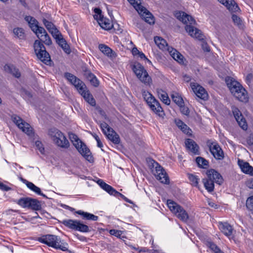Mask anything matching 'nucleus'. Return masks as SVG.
Masks as SVG:
<instances>
[{
    "instance_id": "nucleus-24",
    "label": "nucleus",
    "mask_w": 253,
    "mask_h": 253,
    "mask_svg": "<svg viewBox=\"0 0 253 253\" xmlns=\"http://www.w3.org/2000/svg\"><path fill=\"white\" fill-rule=\"evenodd\" d=\"M238 164L244 173L253 176V168L248 162L239 160Z\"/></svg>"
},
{
    "instance_id": "nucleus-8",
    "label": "nucleus",
    "mask_w": 253,
    "mask_h": 253,
    "mask_svg": "<svg viewBox=\"0 0 253 253\" xmlns=\"http://www.w3.org/2000/svg\"><path fill=\"white\" fill-rule=\"evenodd\" d=\"M130 4L133 5L138 13L142 17L145 22L149 24L154 23V17L152 14L144 7L140 4V0H127Z\"/></svg>"
},
{
    "instance_id": "nucleus-43",
    "label": "nucleus",
    "mask_w": 253,
    "mask_h": 253,
    "mask_svg": "<svg viewBox=\"0 0 253 253\" xmlns=\"http://www.w3.org/2000/svg\"><path fill=\"white\" fill-rule=\"evenodd\" d=\"M208 246L214 253H224L213 242H209Z\"/></svg>"
},
{
    "instance_id": "nucleus-34",
    "label": "nucleus",
    "mask_w": 253,
    "mask_h": 253,
    "mask_svg": "<svg viewBox=\"0 0 253 253\" xmlns=\"http://www.w3.org/2000/svg\"><path fill=\"white\" fill-rule=\"evenodd\" d=\"M29 208H31L35 211L40 210L42 208L40 202L35 199H30Z\"/></svg>"
},
{
    "instance_id": "nucleus-60",
    "label": "nucleus",
    "mask_w": 253,
    "mask_h": 253,
    "mask_svg": "<svg viewBox=\"0 0 253 253\" xmlns=\"http://www.w3.org/2000/svg\"><path fill=\"white\" fill-rule=\"evenodd\" d=\"M117 197H118V196H120L122 198H123L126 202H127V203H132V202L130 200H129L128 199H127L126 197L124 195H123L122 194L120 193V192H118V193L117 194Z\"/></svg>"
},
{
    "instance_id": "nucleus-64",
    "label": "nucleus",
    "mask_w": 253,
    "mask_h": 253,
    "mask_svg": "<svg viewBox=\"0 0 253 253\" xmlns=\"http://www.w3.org/2000/svg\"><path fill=\"white\" fill-rule=\"evenodd\" d=\"M248 143L250 145L253 144V137L250 136L248 139Z\"/></svg>"
},
{
    "instance_id": "nucleus-45",
    "label": "nucleus",
    "mask_w": 253,
    "mask_h": 253,
    "mask_svg": "<svg viewBox=\"0 0 253 253\" xmlns=\"http://www.w3.org/2000/svg\"><path fill=\"white\" fill-rule=\"evenodd\" d=\"M246 207L249 210L253 211V196L247 199L246 201Z\"/></svg>"
},
{
    "instance_id": "nucleus-46",
    "label": "nucleus",
    "mask_w": 253,
    "mask_h": 253,
    "mask_svg": "<svg viewBox=\"0 0 253 253\" xmlns=\"http://www.w3.org/2000/svg\"><path fill=\"white\" fill-rule=\"evenodd\" d=\"M42 22L48 31H49L50 30H52V28L55 27L53 23L48 21L45 19H43Z\"/></svg>"
},
{
    "instance_id": "nucleus-33",
    "label": "nucleus",
    "mask_w": 253,
    "mask_h": 253,
    "mask_svg": "<svg viewBox=\"0 0 253 253\" xmlns=\"http://www.w3.org/2000/svg\"><path fill=\"white\" fill-rule=\"evenodd\" d=\"M157 92L159 97L161 101L165 104L169 105L170 104V100L167 92L162 89L158 90Z\"/></svg>"
},
{
    "instance_id": "nucleus-44",
    "label": "nucleus",
    "mask_w": 253,
    "mask_h": 253,
    "mask_svg": "<svg viewBox=\"0 0 253 253\" xmlns=\"http://www.w3.org/2000/svg\"><path fill=\"white\" fill-rule=\"evenodd\" d=\"M104 186L105 187L103 188V190H105L107 192L111 195H114L115 196H117V194L118 193V192L116 191L114 188L108 184L104 185Z\"/></svg>"
},
{
    "instance_id": "nucleus-31",
    "label": "nucleus",
    "mask_w": 253,
    "mask_h": 253,
    "mask_svg": "<svg viewBox=\"0 0 253 253\" xmlns=\"http://www.w3.org/2000/svg\"><path fill=\"white\" fill-rule=\"evenodd\" d=\"M25 20L28 22L32 31H34V30L36 29L38 26V21L35 18L31 16H25Z\"/></svg>"
},
{
    "instance_id": "nucleus-39",
    "label": "nucleus",
    "mask_w": 253,
    "mask_h": 253,
    "mask_svg": "<svg viewBox=\"0 0 253 253\" xmlns=\"http://www.w3.org/2000/svg\"><path fill=\"white\" fill-rule=\"evenodd\" d=\"M188 177L191 184L193 186L197 187L199 186V181L200 178L197 176L193 174H188Z\"/></svg>"
},
{
    "instance_id": "nucleus-20",
    "label": "nucleus",
    "mask_w": 253,
    "mask_h": 253,
    "mask_svg": "<svg viewBox=\"0 0 253 253\" xmlns=\"http://www.w3.org/2000/svg\"><path fill=\"white\" fill-rule=\"evenodd\" d=\"M218 227L220 231L226 236L230 239L233 231L232 226L227 222H220L218 223Z\"/></svg>"
},
{
    "instance_id": "nucleus-42",
    "label": "nucleus",
    "mask_w": 253,
    "mask_h": 253,
    "mask_svg": "<svg viewBox=\"0 0 253 253\" xmlns=\"http://www.w3.org/2000/svg\"><path fill=\"white\" fill-rule=\"evenodd\" d=\"M232 19L235 24L237 25L241 29L243 28V22L239 17L235 14H233Z\"/></svg>"
},
{
    "instance_id": "nucleus-23",
    "label": "nucleus",
    "mask_w": 253,
    "mask_h": 253,
    "mask_svg": "<svg viewBox=\"0 0 253 253\" xmlns=\"http://www.w3.org/2000/svg\"><path fill=\"white\" fill-rule=\"evenodd\" d=\"M79 93L84 98L85 100L92 106H95L96 101L88 90H85V88H80Z\"/></svg>"
},
{
    "instance_id": "nucleus-54",
    "label": "nucleus",
    "mask_w": 253,
    "mask_h": 253,
    "mask_svg": "<svg viewBox=\"0 0 253 253\" xmlns=\"http://www.w3.org/2000/svg\"><path fill=\"white\" fill-rule=\"evenodd\" d=\"M56 42L58 43V44L61 46H63V44L66 43V41L63 38L62 36H59L58 38H57Z\"/></svg>"
},
{
    "instance_id": "nucleus-26",
    "label": "nucleus",
    "mask_w": 253,
    "mask_h": 253,
    "mask_svg": "<svg viewBox=\"0 0 253 253\" xmlns=\"http://www.w3.org/2000/svg\"><path fill=\"white\" fill-rule=\"evenodd\" d=\"M108 132L105 135L107 136L108 139L111 140L113 143L115 144H118L120 142V138L119 135L112 129H108Z\"/></svg>"
},
{
    "instance_id": "nucleus-62",
    "label": "nucleus",
    "mask_w": 253,
    "mask_h": 253,
    "mask_svg": "<svg viewBox=\"0 0 253 253\" xmlns=\"http://www.w3.org/2000/svg\"><path fill=\"white\" fill-rule=\"evenodd\" d=\"M139 52L140 51L136 47H134L132 50V53L134 55H138Z\"/></svg>"
},
{
    "instance_id": "nucleus-3",
    "label": "nucleus",
    "mask_w": 253,
    "mask_h": 253,
    "mask_svg": "<svg viewBox=\"0 0 253 253\" xmlns=\"http://www.w3.org/2000/svg\"><path fill=\"white\" fill-rule=\"evenodd\" d=\"M225 82L232 94L239 100L246 102L248 100L247 91L241 84L231 77H227Z\"/></svg>"
},
{
    "instance_id": "nucleus-10",
    "label": "nucleus",
    "mask_w": 253,
    "mask_h": 253,
    "mask_svg": "<svg viewBox=\"0 0 253 253\" xmlns=\"http://www.w3.org/2000/svg\"><path fill=\"white\" fill-rule=\"evenodd\" d=\"M167 205L170 211L179 219L183 221L187 220L188 213L182 207L171 200H168Z\"/></svg>"
},
{
    "instance_id": "nucleus-53",
    "label": "nucleus",
    "mask_w": 253,
    "mask_h": 253,
    "mask_svg": "<svg viewBox=\"0 0 253 253\" xmlns=\"http://www.w3.org/2000/svg\"><path fill=\"white\" fill-rule=\"evenodd\" d=\"M109 233L111 235L115 236L116 237H120L122 235V231L120 230L111 229L110 230Z\"/></svg>"
},
{
    "instance_id": "nucleus-55",
    "label": "nucleus",
    "mask_w": 253,
    "mask_h": 253,
    "mask_svg": "<svg viewBox=\"0 0 253 253\" xmlns=\"http://www.w3.org/2000/svg\"><path fill=\"white\" fill-rule=\"evenodd\" d=\"M61 47L67 54H70L71 53V49L70 46L67 43V42L63 44V46H61Z\"/></svg>"
},
{
    "instance_id": "nucleus-21",
    "label": "nucleus",
    "mask_w": 253,
    "mask_h": 253,
    "mask_svg": "<svg viewBox=\"0 0 253 253\" xmlns=\"http://www.w3.org/2000/svg\"><path fill=\"white\" fill-rule=\"evenodd\" d=\"M185 144L186 148L191 153L195 155L199 154V147L193 140L190 138L186 139Z\"/></svg>"
},
{
    "instance_id": "nucleus-28",
    "label": "nucleus",
    "mask_w": 253,
    "mask_h": 253,
    "mask_svg": "<svg viewBox=\"0 0 253 253\" xmlns=\"http://www.w3.org/2000/svg\"><path fill=\"white\" fill-rule=\"evenodd\" d=\"M169 53L172 58L180 64H184V60L183 55L178 52L176 49L171 47L169 50Z\"/></svg>"
},
{
    "instance_id": "nucleus-22",
    "label": "nucleus",
    "mask_w": 253,
    "mask_h": 253,
    "mask_svg": "<svg viewBox=\"0 0 253 253\" xmlns=\"http://www.w3.org/2000/svg\"><path fill=\"white\" fill-rule=\"evenodd\" d=\"M218 1L232 12H235L240 10L239 6L234 0H218Z\"/></svg>"
},
{
    "instance_id": "nucleus-16",
    "label": "nucleus",
    "mask_w": 253,
    "mask_h": 253,
    "mask_svg": "<svg viewBox=\"0 0 253 253\" xmlns=\"http://www.w3.org/2000/svg\"><path fill=\"white\" fill-rule=\"evenodd\" d=\"M65 77L75 86L79 92L80 91V88H85L84 84L73 74L69 73H66L65 74Z\"/></svg>"
},
{
    "instance_id": "nucleus-5",
    "label": "nucleus",
    "mask_w": 253,
    "mask_h": 253,
    "mask_svg": "<svg viewBox=\"0 0 253 253\" xmlns=\"http://www.w3.org/2000/svg\"><path fill=\"white\" fill-rule=\"evenodd\" d=\"M69 138L78 152L88 162H92L93 159L89 149L74 133H69Z\"/></svg>"
},
{
    "instance_id": "nucleus-14",
    "label": "nucleus",
    "mask_w": 253,
    "mask_h": 253,
    "mask_svg": "<svg viewBox=\"0 0 253 253\" xmlns=\"http://www.w3.org/2000/svg\"><path fill=\"white\" fill-rule=\"evenodd\" d=\"M154 174L156 178L161 182L165 184L169 183V177L165 169L157 163H156L155 164V170L154 171Z\"/></svg>"
},
{
    "instance_id": "nucleus-17",
    "label": "nucleus",
    "mask_w": 253,
    "mask_h": 253,
    "mask_svg": "<svg viewBox=\"0 0 253 253\" xmlns=\"http://www.w3.org/2000/svg\"><path fill=\"white\" fill-rule=\"evenodd\" d=\"M191 87L195 94L199 98L206 100L208 98V94L205 88L197 83H191Z\"/></svg>"
},
{
    "instance_id": "nucleus-41",
    "label": "nucleus",
    "mask_w": 253,
    "mask_h": 253,
    "mask_svg": "<svg viewBox=\"0 0 253 253\" xmlns=\"http://www.w3.org/2000/svg\"><path fill=\"white\" fill-rule=\"evenodd\" d=\"M13 33L15 36L20 39H24L25 37L24 30L21 28H17L13 29Z\"/></svg>"
},
{
    "instance_id": "nucleus-4",
    "label": "nucleus",
    "mask_w": 253,
    "mask_h": 253,
    "mask_svg": "<svg viewBox=\"0 0 253 253\" xmlns=\"http://www.w3.org/2000/svg\"><path fill=\"white\" fill-rule=\"evenodd\" d=\"M208 177L203 179L205 188L209 192L214 190V182L220 185L223 182V178L217 171L214 169L209 170L207 172Z\"/></svg>"
},
{
    "instance_id": "nucleus-58",
    "label": "nucleus",
    "mask_w": 253,
    "mask_h": 253,
    "mask_svg": "<svg viewBox=\"0 0 253 253\" xmlns=\"http://www.w3.org/2000/svg\"><path fill=\"white\" fill-rule=\"evenodd\" d=\"M139 57L142 59H144L147 62H148L150 64H151V62L150 60H149L146 57V56L145 55V54L142 52H139V54H138Z\"/></svg>"
},
{
    "instance_id": "nucleus-51",
    "label": "nucleus",
    "mask_w": 253,
    "mask_h": 253,
    "mask_svg": "<svg viewBox=\"0 0 253 253\" xmlns=\"http://www.w3.org/2000/svg\"><path fill=\"white\" fill-rule=\"evenodd\" d=\"M84 75L89 81L95 76L89 70L86 69L84 71Z\"/></svg>"
},
{
    "instance_id": "nucleus-6",
    "label": "nucleus",
    "mask_w": 253,
    "mask_h": 253,
    "mask_svg": "<svg viewBox=\"0 0 253 253\" xmlns=\"http://www.w3.org/2000/svg\"><path fill=\"white\" fill-rule=\"evenodd\" d=\"M132 69L139 80L146 85L150 86L152 84L151 77L147 70L139 63H135Z\"/></svg>"
},
{
    "instance_id": "nucleus-18",
    "label": "nucleus",
    "mask_w": 253,
    "mask_h": 253,
    "mask_svg": "<svg viewBox=\"0 0 253 253\" xmlns=\"http://www.w3.org/2000/svg\"><path fill=\"white\" fill-rule=\"evenodd\" d=\"M232 112L240 126L243 130H247L248 128V125L245 119L244 118L240 110L237 108H233Z\"/></svg>"
},
{
    "instance_id": "nucleus-57",
    "label": "nucleus",
    "mask_w": 253,
    "mask_h": 253,
    "mask_svg": "<svg viewBox=\"0 0 253 253\" xmlns=\"http://www.w3.org/2000/svg\"><path fill=\"white\" fill-rule=\"evenodd\" d=\"M0 189L2 191H7L10 189V188L0 181Z\"/></svg>"
},
{
    "instance_id": "nucleus-61",
    "label": "nucleus",
    "mask_w": 253,
    "mask_h": 253,
    "mask_svg": "<svg viewBox=\"0 0 253 253\" xmlns=\"http://www.w3.org/2000/svg\"><path fill=\"white\" fill-rule=\"evenodd\" d=\"M97 183L103 189L105 187L104 185L107 184V183H105L102 179H99L97 181Z\"/></svg>"
},
{
    "instance_id": "nucleus-37",
    "label": "nucleus",
    "mask_w": 253,
    "mask_h": 253,
    "mask_svg": "<svg viewBox=\"0 0 253 253\" xmlns=\"http://www.w3.org/2000/svg\"><path fill=\"white\" fill-rule=\"evenodd\" d=\"M196 161L198 166L200 168L206 169L209 166L208 161L202 157H198L196 159Z\"/></svg>"
},
{
    "instance_id": "nucleus-59",
    "label": "nucleus",
    "mask_w": 253,
    "mask_h": 253,
    "mask_svg": "<svg viewBox=\"0 0 253 253\" xmlns=\"http://www.w3.org/2000/svg\"><path fill=\"white\" fill-rule=\"evenodd\" d=\"M247 186L250 189H253V178L248 180L246 183Z\"/></svg>"
},
{
    "instance_id": "nucleus-27",
    "label": "nucleus",
    "mask_w": 253,
    "mask_h": 253,
    "mask_svg": "<svg viewBox=\"0 0 253 253\" xmlns=\"http://www.w3.org/2000/svg\"><path fill=\"white\" fill-rule=\"evenodd\" d=\"M77 214L82 216V218L85 220L97 221L98 219V217L92 213L85 212L83 211H78L76 212Z\"/></svg>"
},
{
    "instance_id": "nucleus-48",
    "label": "nucleus",
    "mask_w": 253,
    "mask_h": 253,
    "mask_svg": "<svg viewBox=\"0 0 253 253\" xmlns=\"http://www.w3.org/2000/svg\"><path fill=\"white\" fill-rule=\"evenodd\" d=\"M35 145L41 154H43L44 153V148L43 147L42 143L40 141H37L35 142Z\"/></svg>"
},
{
    "instance_id": "nucleus-11",
    "label": "nucleus",
    "mask_w": 253,
    "mask_h": 253,
    "mask_svg": "<svg viewBox=\"0 0 253 253\" xmlns=\"http://www.w3.org/2000/svg\"><path fill=\"white\" fill-rule=\"evenodd\" d=\"M62 223L69 229L81 232L86 233L90 231L89 227L78 220L65 219Z\"/></svg>"
},
{
    "instance_id": "nucleus-15",
    "label": "nucleus",
    "mask_w": 253,
    "mask_h": 253,
    "mask_svg": "<svg viewBox=\"0 0 253 253\" xmlns=\"http://www.w3.org/2000/svg\"><path fill=\"white\" fill-rule=\"evenodd\" d=\"M33 32L36 34L38 38L43 41L45 44L49 45L52 43L50 38L43 27H40L38 25Z\"/></svg>"
},
{
    "instance_id": "nucleus-25",
    "label": "nucleus",
    "mask_w": 253,
    "mask_h": 253,
    "mask_svg": "<svg viewBox=\"0 0 253 253\" xmlns=\"http://www.w3.org/2000/svg\"><path fill=\"white\" fill-rule=\"evenodd\" d=\"M154 41L160 49L163 50H169L171 47L169 46L166 41L160 37H155Z\"/></svg>"
},
{
    "instance_id": "nucleus-30",
    "label": "nucleus",
    "mask_w": 253,
    "mask_h": 253,
    "mask_svg": "<svg viewBox=\"0 0 253 253\" xmlns=\"http://www.w3.org/2000/svg\"><path fill=\"white\" fill-rule=\"evenodd\" d=\"M97 22L102 29L106 30L111 29L113 26L109 20L105 18L103 16L101 18H99Z\"/></svg>"
},
{
    "instance_id": "nucleus-29",
    "label": "nucleus",
    "mask_w": 253,
    "mask_h": 253,
    "mask_svg": "<svg viewBox=\"0 0 253 253\" xmlns=\"http://www.w3.org/2000/svg\"><path fill=\"white\" fill-rule=\"evenodd\" d=\"M4 69L6 72L12 74L16 78H19L21 75L19 70L12 65H5L4 66Z\"/></svg>"
},
{
    "instance_id": "nucleus-56",
    "label": "nucleus",
    "mask_w": 253,
    "mask_h": 253,
    "mask_svg": "<svg viewBox=\"0 0 253 253\" xmlns=\"http://www.w3.org/2000/svg\"><path fill=\"white\" fill-rule=\"evenodd\" d=\"M89 82L91 84L95 87L98 86L99 85V82L95 76H94L93 78L89 80Z\"/></svg>"
},
{
    "instance_id": "nucleus-19",
    "label": "nucleus",
    "mask_w": 253,
    "mask_h": 253,
    "mask_svg": "<svg viewBox=\"0 0 253 253\" xmlns=\"http://www.w3.org/2000/svg\"><path fill=\"white\" fill-rule=\"evenodd\" d=\"M210 152L216 160H221L224 158V153L218 144L212 145L210 147Z\"/></svg>"
},
{
    "instance_id": "nucleus-2",
    "label": "nucleus",
    "mask_w": 253,
    "mask_h": 253,
    "mask_svg": "<svg viewBox=\"0 0 253 253\" xmlns=\"http://www.w3.org/2000/svg\"><path fill=\"white\" fill-rule=\"evenodd\" d=\"M37 240L55 249L60 250L62 251H67L68 250V244L64 240H62L59 237L55 235L47 234L42 235L39 237Z\"/></svg>"
},
{
    "instance_id": "nucleus-63",
    "label": "nucleus",
    "mask_w": 253,
    "mask_h": 253,
    "mask_svg": "<svg viewBox=\"0 0 253 253\" xmlns=\"http://www.w3.org/2000/svg\"><path fill=\"white\" fill-rule=\"evenodd\" d=\"M97 146L100 148H102V147H103V144L101 142L100 139L98 140V141H97ZM101 150L102 151H103V150L102 149H101Z\"/></svg>"
},
{
    "instance_id": "nucleus-35",
    "label": "nucleus",
    "mask_w": 253,
    "mask_h": 253,
    "mask_svg": "<svg viewBox=\"0 0 253 253\" xmlns=\"http://www.w3.org/2000/svg\"><path fill=\"white\" fill-rule=\"evenodd\" d=\"M25 181H26V185L29 189H30L31 190H32L37 194L45 197V195L41 192L40 188L36 186L35 185H34L33 183L31 182H29L26 180Z\"/></svg>"
},
{
    "instance_id": "nucleus-40",
    "label": "nucleus",
    "mask_w": 253,
    "mask_h": 253,
    "mask_svg": "<svg viewBox=\"0 0 253 253\" xmlns=\"http://www.w3.org/2000/svg\"><path fill=\"white\" fill-rule=\"evenodd\" d=\"M175 123L176 126L185 133H188L189 132V128L182 121L178 120L175 121Z\"/></svg>"
},
{
    "instance_id": "nucleus-47",
    "label": "nucleus",
    "mask_w": 253,
    "mask_h": 253,
    "mask_svg": "<svg viewBox=\"0 0 253 253\" xmlns=\"http://www.w3.org/2000/svg\"><path fill=\"white\" fill-rule=\"evenodd\" d=\"M49 32L51 33V34L55 39L58 38L59 36L62 35L55 27L52 28V30H50Z\"/></svg>"
},
{
    "instance_id": "nucleus-38",
    "label": "nucleus",
    "mask_w": 253,
    "mask_h": 253,
    "mask_svg": "<svg viewBox=\"0 0 253 253\" xmlns=\"http://www.w3.org/2000/svg\"><path fill=\"white\" fill-rule=\"evenodd\" d=\"M30 199L29 197L20 198L17 201V204L22 208H29Z\"/></svg>"
},
{
    "instance_id": "nucleus-49",
    "label": "nucleus",
    "mask_w": 253,
    "mask_h": 253,
    "mask_svg": "<svg viewBox=\"0 0 253 253\" xmlns=\"http://www.w3.org/2000/svg\"><path fill=\"white\" fill-rule=\"evenodd\" d=\"M100 127L104 134L107 133V131L108 132V129H112V128L109 127L108 125L105 122L101 123Z\"/></svg>"
},
{
    "instance_id": "nucleus-7",
    "label": "nucleus",
    "mask_w": 253,
    "mask_h": 253,
    "mask_svg": "<svg viewBox=\"0 0 253 253\" xmlns=\"http://www.w3.org/2000/svg\"><path fill=\"white\" fill-rule=\"evenodd\" d=\"M142 95L150 109L157 115L163 117L164 111L160 103L150 92L147 91L142 92Z\"/></svg>"
},
{
    "instance_id": "nucleus-36",
    "label": "nucleus",
    "mask_w": 253,
    "mask_h": 253,
    "mask_svg": "<svg viewBox=\"0 0 253 253\" xmlns=\"http://www.w3.org/2000/svg\"><path fill=\"white\" fill-rule=\"evenodd\" d=\"M172 100L179 106L184 104L183 100L181 96L176 92H173L171 95Z\"/></svg>"
},
{
    "instance_id": "nucleus-9",
    "label": "nucleus",
    "mask_w": 253,
    "mask_h": 253,
    "mask_svg": "<svg viewBox=\"0 0 253 253\" xmlns=\"http://www.w3.org/2000/svg\"><path fill=\"white\" fill-rule=\"evenodd\" d=\"M48 134L54 143L58 146L63 148H68L69 142L63 133L58 129L53 128L49 130Z\"/></svg>"
},
{
    "instance_id": "nucleus-52",
    "label": "nucleus",
    "mask_w": 253,
    "mask_h": 253,
    "mask_svg": "<svg viewBox=\"0 0 253 253\" xmlns=\"http://www.w3.org/2000/svg\"><path fill=\"white\" fill-rule=\"evenodd\" d=\"M94 12L95 13V14L94 15V18L97 20H98L99 18H101L103 17L101 14V10L99 8H95Z\"/></svg>"
},
{
    "instance_id": "nucleus-13",
    "label": "nucleus",
    "mask_w": 253,
    "mask_h": 253,
    "mask_svg": "<svg viewBox=\"0 0 253 253\" xmlns=\"http://www.w3.org/2000/svg\"><path fill=\"white\" fill-rule=\"evenodd\" d=\"M11 119L13 123L23 132H25L28 135H31L33 134V129L30 125L25 122L19 116L13 115L11 116Z\"/></svg>"
},
{
    "instance_id": "nucleus-32",
    "label": "nucleus",
    "mask_w": 253,
    "mask_h": 253,
    "mask_svg": "<svg viewBox=\"0 0 253 253\" xmlns=\"http://www.w3.org/2000/svg\"><path fill=\"white\" fill-rule=\"evenodd\" d=\"M99 50L105 55L112 57L114 54L113 50L108 46L104 44H100L98 46Z\"/></svg>"
},
{
    "instance_id": "nucleus-50",
    "label": "nucleus",
    "mask_w": 253,
    "mask_h": 253,
    "mask_svg": "<svg viewBox=\"0 0 253 253\" xmlns=\"http://www.w3.org/2000/svg\"><path fill=\"white\" fill-rule=\"evenodd\" d=\"M180 107L181 112L185 115L188 116L190 113L189 108L184 105V104L181 106H179Z\"/></svg>"
},
{
    "instance_id": "nucleus-12",
    "label": "nucleus",
    "mask_w": 253,
    "mask_h": 253,
    "mask_svg": "<svg viewBox=\"0 0 253 253\" xmlns=\"http://www.w3.org/2000/svg\"><path fill=\"white\" fill-rule=\"evenodd\" d=\"M34 48L37 57L42 62L47 64L50 61L49 53L46 51L43 44L38 40L35 41Z\"/></svg>"
},
{
    "instance_id": "nucleus-1",
    "label": "nucleus",
    "mask_w": 253,
    "mask_h": 253,
    "mask_svg": "<svg viewBox=\"0 0 253 253\" xmlns=\"http://www.w3.org/2000/svg\"><path fill=\"white\" fill-rule=\"evenodd\" d=\"M175 16L179 20L186 25L185 30L191 37L199 40H203L204 36L201 31L194 27L196 24V21L191 15L182 11H178L175 13Z\"/></svg>"
}]
</instances>
